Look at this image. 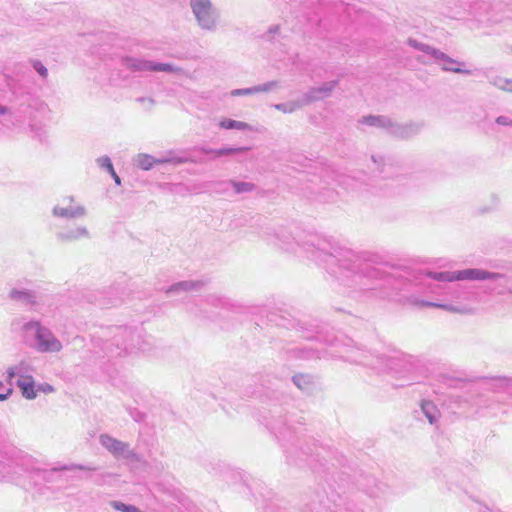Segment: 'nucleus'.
Wrapping results in <instances>:
<instances>
[{"mask_svg": "<svg viewBox=\"0 0 512 512\" xmlns=\"http://www.w3.org/2000/svg\"><path fill=\"white\" fill-rule=\"evenodd\" d=\"M280 30L278 25H272L269 27L266 35L264 36L267 40L271 41L274 39V35L277 34Z\"/></svg>", "mask_w": 512, "mask_h": 512, "instance_id": "39", "label": "nucleus"}, {"mask_svg": "<svg viewBox=\"0 0 512 512\" xmlns=\"http://www.w3.org/2000/svg\"><path fill=\"white\" fill-rule=\"evenodd\" d=\"M167 162H170V160L169 159H155L153 156L148 155V154H139L136 158V165L143 170L151 169L154 164L167 163Z\"/></svg>", "mask_w": 512, "mask_h": 512, "instance_id": "21", "label": "nucleus"}, {"mask_svg": "<svg viewBox=\"0 0 512 512\" xmlns=\"http://www.w3.org/2000/svg\"><path fill=\"white\" fill-rule=\"evenodd\" d=\"M10 299L25 305L34 306L37 303V295L34 291L28 289L13 288L9 293Z\"/></svg>", "mask_w": 512, "mask_h": 512, "instance_id": "15", "label": "nucleus"}, {"mask_svg": "<svg viewBox=\"0 0 512 512\" xmlns=\"http://www.w3.org/2000/svg\"><path fill=\"white\" fill-rule=\"evenodd\" d=\"M221 185H230L233 187L234 192L236 194H244V193H251L255 190L256 186L255 184L251 182H245V181H236V180H229L225 182H220Z\"/></svg>", "mask_w": 512, "mask_h": 512, "instance_id": "22", "label": "nucleus"}, {"mask_svg": "<svg viewBox=\"0 0 512 512\" xmlns=\"http://www.w3.org/2000/svg\"><path fill=\"white\" fill-rule=\"evenodd\" d=\"M12 389H8L6 393H0V401H4L8 399V397L11 395Z\"/></svg>", "mask_w": 512, "mask_h": 512, "instance_id": "44", "label": "nucleus"}, {"mask_svg": "<svg viewBox=\"0 0 512 512\" xmlns=\"http://www.w3.org/2000/svg\"><path fill=\"white\" fill-rule=\"evenodd\" d=\"M354 361L379 371H388L395 369V359L393 357H388L384 355L376 356L372 359H367V357H365V359L359 360L354 359Z\"/></svg>", "mask_w": 512, "mask_h": 512, "instance_id": "13", "label": "nucleus"}, {"mask_svg": "<svg viewBox=\"0 0 512 512\" xmlns=\"http://www.w3.org/2000/svg\"><path fill=\"white\" fill-rule=\"evenodd\" d=\"M270 429L277 435V433H279L281 436L283 435L284 436V433L279 430L277 427L275 426H271Z\"/></svg>", "mask_w": 512, "mask_h": 512, "instance_id": "46", "label": "nucleus"}, {"mask_svg": "<svg viewBox=\"0 0 512 512\" xmlns=\"http://www.w3.org/2000/svg\"><path fill=\"white\" fill-rule=\"evenodd\" d=\"M13 111L12 108L0 104V116H12Z\"/></svg>", "mask_w": 512, "mask_h": 512, "instance_id": "41", "label": "nucleus"}, {"mask_svg": "<svg viewBox=\"0 0 512 512\" xmlns=\"http://www.w3.org/2000/svg\"><path fill=\"white\" fill-rule=\"evenodd\" d=\"M322 99V95L318 93L317 89L314 87L305 92L299 100L303 107Z\"/></svg>", "mask_w": 512, "mask_h": 512, "instance_id": "26", "label": "nucleus"}, {"mask_svg": "<svg viewBox=\"0 0 512 512\" xmlns=\"http://www.w3.org/2000/svg\"><path fill=\"white\" fill-rule=\"evenodd\" d=\"M219 126L222 129H236V130H241V131H245V130L253 131L254 130L253 127L246 122L237 121V120H233V119H229V118L222 119L219 122Z\"/></svg>", "mask_w": 512, "mask_h": 512, "instance_id": "23", "label": "nucleus"}, {"mask_svg": "<svg viewBox=\"0 0 512 512\" xmlns=\"http://www.w3.org/2000/svg\"><path fill=\"white\" fill-rule=\"evenodd\" d=\"M426 275L438 282H453L462 280H490L499 282V285L503 288L506 287L507 277L500 273L489 272L478 268H469L459 271H428Z\"/></svg>", "mask_w": 512, "mask_h": 512, "instance_id": "4", "label": "nucleus"}, {"mask_svg": "<svg viewBox=\"0 0 512 512\" xmlns=\"http://www.w3.org/2000/svg\"><path fill=\"white\" fill-rule=\"evenodd\" d=\"M99 443L115 458H123L133 462L140 461V456L130 448L129 443L120 441L109 434H101Z\"/></svg>", "mask_w": 512, "mask_h": 512, "instance_id": "9", "label": "nucleus"}, {"mask_svg": "<svg viewBox=\"0 0 512 512\" xmlns=\"http://www.w3.org/2000/svg\"><path fill=\"white\" fill-rule=\"evenodd\" d=\"M16 384L19 387V389L21 390V393L24 398H26L28 400H32L37 397L36 385H35L33 378L28 379V380L27 379H18L16 381Z\"/></svg>", "mask_w": 512, "mask_h": 512, "instance_id": "19", "label": "nucleus"}, {"mask_svg": "<svg viewBox=\"0 0 512 512\" xmlns=\"http://www.w3.org/2000/svg\"><path fill=\"white\" fill-rule=\"evenodd\" d=\"M52 213L55 217L65 219H77L85 217L87 214V210L82 205H67L66 207L56 205L53 208Z\"/></svg>", "mask_w": 512, "mask_h": 512, "instance_id": "14", "label": "nucleus"}, {"mask_svg": "<svg viewBox=\"0 0 512 512\" xmlns=\"http://www.w3.org/2000/svg\"><path fill=\"white\" fill-rule=\"evenodd\" d=\"M496 123L502 126H512V119L508 116H499L496 118Z\"/></svg>", "mask_w": 512, "mask_h": 512, "instance_id": "40", "label": "nucleus"}, {"mask_svg": "<svg viewBox=\"0 0 512 512\" xmlns=\"http://www.w3.org/2000/svg\"><path fill=\"white\" fill-rule=\"evenodd\" d=\"M189 6L198 26L206 31H215L219 13L210 0H189Z\"/></svg>", "mask_w": 512, "mask_h": 512, "instance_id": "6", "label": "nucleus"}, {"mask_svg": "<svg viewBox=\"0 0 512 512\" xmlns=\"http://www.w3.org/2000/svg\"><path fill=\"white\" fill-rule=\"evenodd\" d=\"M295 357L303 359L320 358L319 352L312 346L304 347L302 349H295L292 351Z\"/></svg>", "mask_w": 512, "mask_h": 512, "instance_id": "27", "label": "nucleus"}, {"mask_svg": "<svg viewBox=\"0 0 512 512\" xmlns=\"http://www.w3.org/2000/svg\"><path fill=\"white\" fill-rule=\"evenodd\" d=\"M273 107L276 110H279L283 113H293L296 110L300 109L302 107V105L300 103V100H297V101H289V102H285V103L275 104V105H273Z\"/></svg>", "mask_w": 512, "mask_h": 512, "instance_id": "28", "label": "nucleus"}, {"mask_svg": "<svg viewBox=\"0 0 512 512\" xmlns=\"http://www.w3.org/2000/svg\"><path fill=\"white\" fill-rule=\"evenodd\" d=\"M278 86V81H269L260 85H256L257 93L269 92Z\"/></svg>", "mask_w": 512, "mask_h": 512, "instance_id": "35", "label": "nucleus"}, {"mask_svg": "<svg viewBox=\"0 0 512 512\" xmlns=\"http://www.w3.org/2000/svg\"><path fill=\"white\" fill-rule=\"evenodd\" d=\"M22 329L29 345L40 353H57L63 348L61 341L39 321L26 322Z\"/></svg>", "mask_w": 512, "mask_h": 512, "instance_id": "3", "label": "nucleus"}, {"mask_svg": "<svg viewBox=\"0 0 512 512\" xmlns=\"http://www.w3.org/2000/svg\"><path fill=\"white\" fill-rule=\"evenodd\" d=\"M496 386L500 388H507L512 386V377H497L494 379Z\"/></svg>", "mask_w": 512, "mask_h": 512, "instance_id": "36", "label": "nucleus"}, {"mask_svg": "<svg viewBox=\"0 0 512 512\" xmlns=\"http://www.w3.org/2000/svg\"><path fill=\"white\" fill-rule=\"evenodd\" d=\"M391 169L388 170V172H386L385 174L388 175V178H391V175H389V172H390Z\"/></svg>", "mask_w": 512, "mask_h": 512, "instance_id": "50", "label": "nucleus"}, {"mask_svg": "<svg viewBox=\"0 0 512 512\" xmlns=\"http://www.w3.org/2000/svg\"><path fill=\"white\" fill-rule=\"evenodd\" d=\"M467 298L468 297L460 290H455L452 293V302L450 303L430 302L420 299H415L412 303L419 307H434L450 313L469 315L474 313V309L464 301L467 300Z\"/></svg>", "mask_w": 512, "mask_h": 512, "instance_id": "8", "label": "nucleus"}, {"mask_svg": "<svg viewBox=\"0 0 512 512\" xmlns=\"http://www.w3.org/2000/svg\"><path fill=\"white\" fill-rule=\"evenodd\" d=\"M249 149V147H224L220 149L201 148V151L205 154H213L215 157H221L245 152Z\"/></svg>", "mask_w": 512, "mask_h": 512, "instance_id": "20", "label": "nucleus"}, {"mask_svg": "<svg viewBox=\"0 0 512 512\" xmlns=\"http://www.w3.org/2000/svg\"><path fill=\"white\" fill-rule=\"evenodd\" d=\"M137 102L142 103V104H148L149 108H151L155 103L154 99H152L150 97H139V98H137Z\"/></svg>", "mask_w": 512, "mask_h": 512, "instance_id": "42", "label": "nucleus"}, {"mask_svg": "<svg viewBox=\"0 0 512 512\" xmlns=\"http://www.w3.org/2000/svg\"><path fill=\"white\" fill-rule=\"evenodd\" d=\"M97 468L88 466V465H82V464H70V465H64L59 468H53L52 471H72V470H83V471H95Z\"/></svg>", "mask_w": 512, "mask_h": 512, "instance_id": "30", "label": "nucleus"}, {"mask_svg": "<svg viewBox=\"0 0 512 512\" xmlns=\"http://www.w3.org/2000/svg\"><path fill=\"white\" fill-rule=\"evenodd\" d=\"M64 202H68L69 204H71L72 202H74V197L73 196H69V197H66L63 199Z\"/></svg>", "mask_w": 512, "mask_h": 512, "instance_id": "47", "label": "nucleus"}, {"mask_svg": "<svg viewBox=\"0 0 512 512\" xmlns=\"http://www.w3.org/2000/svg\"><path fill=\"white\" fill-rule=\"evenodd\" d=\"M30 106L40 114L50 112L48 104L42 100H35Z\"/></svg>", "mask_w": 512, "mask_h": 512, "instance_id": "34", "label": "nucleus"}, {"mask_svg": "<svg viewBox=\"0 0 512 512\" xmlns=\"http://www.w3.org/2000/svg\"><path fill=\"white\" fill-rule=\"evenodd\" d=\"M390 118L384 115H367L358 120L361 125L383 129L387 132Z\"/></svg>", "mask_w": 512, "mask_h": 512, "instance_id": "16", "label": "nucleus"}, {"mask_svg": "<svg viewBox=\"0 0 512 512\" xmlns=\"http://www.w3.org/2000/svg\"><path fill=\"white\" fill-rule=\"evenodd\" d=\"M257 93V89L255 86L249 87V88H241V89H234L231 91V96H247V95H253Z\"/></svg>", "mask_w": 512, "mask_h": 512, "instance_id": "33", "label": "nucleus"}, {"mask_svg": "<svg viewBox=\"0 0 512 512\" xmlns=\"http://www.w3.org/2000/svg\"><path fill=\"white\" fill-rule=\"evenodd\" d=\"M33 68L39 73V75L41 77H43V78L47 77L48 70L40 61H35L33 63Z\"/></svg>", "mask_w": 512, "mask_h": 512, "instance_id": "37", "label": "nucleus"}, {"mask_svg": "<svg viewBox=\"0 0 512 512\" xmlns=\"http://www.w3.org/2000/svg\"><path fill=\"white\" fill-rule=\"evenodd\" d=\"M32 371V367L29 363L25 361H21L19 364L15 366H11L7 369V376L9 380H12L14 377L18 376L19 379H31L33 378L30 375Z\"/></svg>", "mask_w": 512, "mask_h": 512, "instance_id": "17", "label": "nucleus"}, {"mask_svg": "<svg viewBox=\"0 0 512 512\" xmlns=\"http://www.w3.org/2000/svg\"><path fill=\"white\" fill-rule=\"evenodd\" d=\"M111 339L96 340L95 346L100 348L95 351L99 357H120L136 351H145L146 342L142 340L140 331L128 327H115Z\"/></svg>", "mask_w": 512, "mask_h": 512, "instance_id": "2", "label": "nucleus"}, {"mask_svg": "<svg viewBox=\"0 0 512 512\" xmlns=\"http://www.w3.org/2000/svg\"><path fill=\"white\" fill-rule=\"evenodd\" d=\"M502 293H504V290H499L498 291V294H502Z\"/></svg>", "mask_w": 512, "mask_h": 512, "instance_id": "51", "label": "nucleus"}, {"mask_svg": "<svg viewBox=\"0 0 512 512\" xmlns=\"http://www.w3.org/2000/svg\"><path fill=\"white\" fill-rule=\"evenodd\" d=\"M121 65L131 72H168L185 74V71L181 67L169 63H158L132 56L122 57Z\"/></svg>", "mask_w": 512, "mask_h": 512, "instance_id": "7", "label": "nucleus"}, {"mask_svg": "<svg viewBox=\"0 0 512 512\" xmlns=\"http://www.w3.org/2000/svg\"><path fill=\"white\" fill-rule=\"evenodd\" d=\"M96 162L100 168L105 169L108 173L113 172L114 167H113L110 157H108L106 155L101 156L96 159Z\"/></svg>", "mask_w": 512, "mask_h": 512, "instance_id": "31", "label": "nucleus"}, {"mask_svg": "<svg viewBox=\"0 0 512 512\" xmlns=\"http://www.w3.org/2000/svg\"><path fill=\"white\" fill-rule=\"evenodd\" d=\"M420 409L430 424H435L440 418V411L432 401L423 400Z\"/></svg>", "mask_w": 512, "mask_h": 512, "instance_id": "18", "label": "nucleus"}, {"mask_svg": "<svg viewBox=\"0 0 512 512\" xmlns=\"http://www.w3.org/2000/svg\"><path fill=\"white\" fill-rule=\"evenodd\" d=\"M175 162H176V163H183V162H184V160H183V159H181V158H179V159H177Z\"/></svg>", "mask_w": 512, "mask_h": 512, "instance_id": "49", "label": "nucleus"}, {"mask_svg": "<svg viewBox=\"0 0 512 512\" xmlns=\"http://www.w3.org/2000/svg\"><path fill=\"white\" fill-rule=\"evenodd\" d=\"M204 285L203 281L199 280H185L177 282L165 290L168 297L181 295L191 291H199Z\"/></svg>", "mask_w": 512, "mask_h": 512, "instance_id": "12", "label": "nucleus"}, {"mask_svg": "<svg viewBox=\"0 0 512 512\" xmlns=\"http://www.w3.org/2000/svg\"><path fill=\"white\" fill-rule=\"evenodd\" d=\"M29 128H30L31 132H34V133H36V132H37L36 125H34V124H29Z\"/></svg>", "mask_w": 512, "mask_h": 512, "instance_id": "48", "label": "nucleus"}, {"mask_svg": "<svg viewBox=\"0 0 512 512\" xmlns=\"http://www.w3.org/2000/svg\"><path fill=\"white\" fill-rule=\"evenodd\" d=\"M36 390H37V393L43 392V393L48 394V393L54 392V387L48 383H41V384L36 385Z\"/></svg>", "mask_w": 512, "mask_h": 512, "instance_id": "38", "label": "nucleus"}, {"mask_svg": "<svg viewBox=\"0 0 512 512\" xmlns=\"http://www.w3.org/2000/svg\"><path fill=\"white\" fill-rule=\"evenodd\" d=\"M56 238L58 241L62 243L66 242H74L81 239H89L90 232L85 226L75 225L68 226L56 234Z\"/></svg>", "mask_w": 512, "mask_h": 512, "instance_id": "11", "label": "nucleus"}, {"mask_svg": "<svg viewBox=\"0 0 512 512\" xmlns=\"http://www.w3.org/2000/svg\"><path fill=\"white\" fill-rule=\"evenodd\" d=\"M407 43L412 48L419 50L423 52L425 55L429 56L435 62L441 63V68L443 71L466 75L471 74L470 70L462 68V66L465 65L463 62L451 58L450 56L440 51L439 49H436L428 44L419 42L412 38H409Z\"/></svg>", "mask_w": 512, "mask_h": 512, "instance_id": "5", "label": "nucleus"}, {"mask_svg": "<svg viewBox=\"0 0 512 512\" xmlns=\"http://www.w3.org/2000/svg\"><path fill=\"white\" fill-rule=\"evenodd\" d=\"M337 84H338V82L336 80H333V81L325 82L321 86L315 87V88L317 89L318 93H320L322 95V98L324 99L331 95L332 91L335 89Z\"/></svg>", "mask_w": 512, "mask_h": 512, "instance_id": "29", "label": "nucleus"}, {"mask_svg": "<svg viewBox=\"0 0 512 512\" xmlns=\"http://www.w3.org/2000/svg\"><path fill=\"white\" fill-rule=\"evenodd\" d=\"M268 244L284 251L298 253L302 250L308 258L323 266L338 282L347 288L372 289L368 281L378 272L365 262L360 254L338 242L311 236L302 243L294 240L284 228H267L261 236Z\"/></svg>", "mask_w": 512, "mask_h": 512, "instance_id": "1", "label": "nucleus"}, {"mask_svg": "<svg viewBox=\"0 0 512 512\" xmlns=\"http://www.w3.org/2000/svg\"><path fill=\"white\" fill-rule=\"evenodd\" d=\"M423 127L424 124L422 122L398 123L390 118L387 133L399 139H410L418 135Z\"/></svg>", "mask_w": 512, "mask_h": 512, "instance_id": "10", "label": "nucleus"}, {"mask_svg": "<svg viewBox=\"0 0 512 512\" xmlns=\"http://www.w3.org/2000/svg\"><path fill=\"white\" fill-rule=\"evenodd\" d=\"M371 160L379 174L386 173L389 169H392V164L382 155H372Z\"/></svg>", "mask_w": 512, "mask_h": 512, "instance_id": "25", "label": "nucleus"}, {"mask_svg": "<svg viewBox=\"0 0 512 512\" xmlns=\"http://www.w3.org/2000/svg\"><path fill=\"white\" fill-rule=\"evenodd\" d=\"M503 91L512 92V78H510Z\"/></svg>", "mask_w": 512, "mask_h": 512, "instance_id": "45", "label": "nucleus"}, {"mask_svg": "<svg viewBox=\"0 0 512 512\" xmlns=\"http://www.w3.org/2000/svg\"><path fill=\"white\" fill-rule=\"evenodd\" d=\"M109 174L111 175V177L113 178L114 182L117 184V185H121V179L120 177L117 175V173L115 172V170L113 169V172H109Z\"/></svg>", "mask_w": 512, "mask_h": 512, "instance_id": "43", "label": "nucleus"}, {"mask_svg": "<svg viewBox=\"0 0 512 512\" xmlns=\"http://www.w3.org/2000/svg\"><path fill=\"white\" fill-rule=\"evenodd\" d=\"M294 384L302 391L309 392L314 385V379L308 374H299L293 377Z\"/></svg>", "mask_w": 512, "mask_h": 512, "instance_id": "24", "label": "nucleus"}, {"mask_svg": "<svg viewBox=\"0 0 512 512\" xmlns=\"http://www.w3.org/2000/svg\"><path fill=\"white\" fill-rule=\"evenodd\" d=\"M489 82L495 87L503 90L506 86L509 78H504L502 76H488Z\"/></svg>", "mask_w": 512, "mask_h": 512, "instance_id": "32", "label": "nucleus"}]
</instances>
